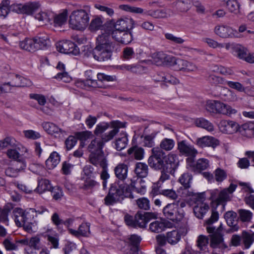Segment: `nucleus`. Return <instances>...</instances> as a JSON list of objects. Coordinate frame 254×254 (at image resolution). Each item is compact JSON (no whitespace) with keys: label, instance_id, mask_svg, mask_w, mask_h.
<instances>
[{"label":"nucleus","instance_id":"obj_1","mask_svg":"<svg viewBox=\"0 0 254 254\" xmlns=\"http://www.w3.org/2000/svg\"><path fill=\"white\" fill-rule=\"evenodd\" d=\"M149 166L155 170H161V175L158 183H163L170 179V174L173 175L179 165L177 156L169 154L167 156L160 149L152 148L151 155L148 159Z\"/></svg>","mask_w":254,"mask_h":254},{"label":"nucleus","instance_id":"obj_2","mask_svg":"<svg viewBox=\"0 0 254 254\" xmlns=\"http://www.w3.org/2000/svg\"><path fill=\"white\" fill-rule=\"evenodd\" d=\"M211 212L210 217L205 220L204 224L207 232L209 234L210 246L213 248H225L227 246L224 243L223 235L221 233L222 231V224L217 229L213 226V224L219 219L218 211L216 210V208H213L211 209Z\"/></svg>","mask_w":254,"mask_h":254},{"label":"nucleus","instance_id":"obj_3","mask_svg":"<svg viewBox=\"0 0 254 254\" xmlns=\"http://www.w3.org/2000/svg\"><path fill=\"white\" fill-rule=\"evenodd\" d=\"M114 49V44L110 40V36L103 34L98 36L96 47L93 49L92 55L94 58L99 62L110 60Z\"/></svg>","mask_w":254,"mask_h":254},{"label":"nucleus","instance_id":"obj_4","mask_svg":"<svg viewBox=\"0 0 254 254\" xmlns=\"http://www.w3.org/2000/svg\"><path fill=\"white\" fill-rule=\"evenodd\" d=\"M237 185L234 184H231L227 188L222 190L215 189L211 190L210 198L212 199V206L213 208H217L219 205H221V211L225 210V207L227 202L230 201L232 197V193L235 190Z\"/></svg>","mask_w":254,"mask_h":254},{"label":"nucleus","instance_id":"obj_5","mask_svg":"<svg viewBox=\"0 0 254 254\" xmlns=\"http://www.w3.org/2000/svg\"><path fill=\"white\" fill-rule=\"evenodd\" d=\"M104 145L103 142L98 138L92 140L88 145L87 149L90 152L89 160L93 165L98 166L99 161L106 159L103 151Z\"/></svg>","mask_w":254,"mask_h":254},{"label":"nucleus","instance_id":"obj_6","mask_svg":"<svg viewBox=\"0 0 254 254\" xmlns=\"http://www.w3.org/2000/svg\"><path fill=\"white\" fill-rule=\"evenodd\" d=\"M89 17L84 9H78L72 11L69 16V23L73 29L81 30L88 24Z\"/></svg>","mask_w":254,"mask_h":254},{"label":"nucleus","instance_id":"obj_7","mask_svg":"<svg viewBox=\"0 0 254 254\" xmlns=\"http://www.w3.org/2000/svg\"><path fill=\"white\" fill-rule=\"evenodd\" d=\"M125 197H127L124 188L112 186L108 194L104 198L105 204L107 205H113L115 203L121 202Z\"/></svg>","mask_w":254,"mask_h":254},{"label":"nucleus","instance_id":"obj_8","mask_svg":"<svg viewBox=\"0 0 254 254\" xmlns=\"http://www.w3.org/2000/svg\"><path fill=\"white\" fill-rule=\"evenodd\" d=\"M164 215L174 222L180 221L184 217V211L179 207L178 203L168 204L163 209Z\"/></svg>","mask_w":254,"mask_h":254},{"label":"nucleus","instance_id":"obj_9","mask_svg":"<svg viewBox=\"0 0 254 254\" xmlns=\"http://www.w3.org/2000/svg\"><path fill=\"white\" fill-rule=\"evenodd\" d=\"M108 33L117 42L124 44H128L132 40V35L129 31L114 29L108 30Z\"/></svg>","mask_w":254,"mask_h":254},{"label":"nucleus","instance_id":"obj_10","mask_svg":"<svg viewBox=\"0 0 254 254\" xmlns=\"http://www.w3.org/2000/svg\"><path fill=\"white\" fill-rule=\"evenodd\" d=\"M56 46L57 50L62 53L77 55L79 53L77 46L69 40L59 41L56 43Z\"/></svg>","mask_w":254,"mask_h":254},{"label":"nucleus","instance_id":"obj_11","mask_svg":"<svg viewBox=\"0 0 254 254\" xmlns=\"http://www.w3.org/2000/svg\"><path fill=\"white\" fill-rule=\"evenodd\" d=\"M178 149L182 155L190 157L187 159L188 162L191 161L192 158H194L197 154V150L186 140H182L178 142Z\"/></svg>","mask_w":254,"mask_h":254},{"label":"nucleus","instance_id":"obj_12","mask_svg":"<svg viewBox=\"0 0 254 254\" xmlns=\"http://www.w3.org/2000/svg\"><path fill=\"white\" fill-rule=\"evenodd\" d=\"M206 109L210 113L227 114L228 113L229 106L215 100H209L206 104Z\"/></svg>","mask_w":254,"mask_h":254},{"label":"nucleus","instance_id":"obj_13","mask_svg":"<svg viewBox=\"0 0 254 254\" xmlns=\"http://www.w3.org/2000/svg\"><path fill=\"white\" fill-rule=\"evenodd\" d=\"M107 128H96L94 134L100 137V140L105 144L106 142L112 140L119 132V128H114L112 130L107 131Z\"/></svg>","mask_w":254,"mask_h":254},{"label":"nucleus","instance_id":"obj_14","mask_svg":"<svg viewBox=\"0 0 254 254\" xmlns=\"http://www.w3.org/2000/svg\"><path fill=\"white\" fill-rule=\"evenodd\" d=\"M6 154L9 159L16 161L17 164H22V162L26 163L25 159H30L32 157L31 154L30 157H25V156H27V153L20 152L16 147L8 149Z\"/></svg>","mask_w":254,"mask_h":254},{"label":"nucleus","instance_id":"obj_15","mask_svg":"<svg viewBox=\"0 0 254 254\" xmlns=\"http://www.w3.org/2000/svg\"><path fill=\"white\" fill-rule=\"evenodd\" d=\"M8 77L10 81L7 82V84L10 87H24L30 86L31 83L30 80L17 74L10 73Z\"/></svg>","mask_w":254,"mask_h":254},{"label":"nucleus","instance_id":"obj_16","mask_svg":"<svg viewBox=\"0 0 254 254\" xmlns=\"http://www.w3.org/2000/svg\"><path fill=\"white\" fill-rule=\"evenodd\" d=\"M222 133L231 134L239 133L243 136L251 138L254 137V128H221Z\"/></svg>","mask_w":254,"mask_h":254},{"label":"nucleus","instance_id":"obj_17","mask_svg":"<svg viewBox=\"0 0 254 254\" xmlns=\"http://www.w3.org/2000/svg\"><path fill=\"white\" fill-rule=\"evenodd\" d=\"M214 32L216 35L221 38H229L235 36L236 31L226 25L219 24L215 27Z\"/></svg>","mask_w":254,"mask_h":254},{"label":"nucleus","instance_id":"obj_18","mask_svg":"<svg viewBox=\"0 0 254 254\" xmlns=\"http://www.w3.org/2000/svg\"><path fill=\"white\" fill-rule=\"evenodd\" d=\"M155 217V214L151 212L138 211L135 214L136 227L145 228L150 219Z\"/></svg>","mask_w":254,"mask_h":254},{"label":"nucleus","instance_id":"obj_19","mask_svg":"<svg viewBox=\"0 0 254 254\" xmlns=\"http://www.w3.org/2000/svg\"><path fill=\"white\" fill-rule=\"evenodd\" d=\"M134 21L130 17H122L114 25V29L129 31L134 27Z\"/></svg>","mask_w":254,"mask_h":254},{"label":"nucleus","instance_id":"obj_20","mask_svg":"<svg viewBox=\"0 0 254 254\" xmlns=\"http://www.w3.org/2000/svg\"><path fill=\"white\" fill-rule=\"evenodd\" d=\"M196 142L197 145L201 148L212 147L214 148L219 144V141L218 139L209 136H205L198 138L196 139Z\"/></svg>","mask_w":254,"mask_h":254},{"label":"nucleus","instance_id":"obj_21","mask_svg":"<svg viewBox=\"0 0 254 254\" xmlns=\"http://www.w3.org/2000/svg\"><path fill=\"white\" fill-rule=\"evenodd\" d=\"M12 213L15 224L18 227H21L22 223L25 221V219L29 216V212L19 207L15 208Z\"/></svg>","mask_w":254,"mask_h":254},{"label":"nucleus","instance_id":"obj_22","mask_svg":"<svg viewBox=\"0 0 254 254\" xmlns=\"http://www.w3.org/2000/svg\"><path fill=\"white\" fill-rule=\"evenodd\" d=\"M189 162L190 163V166L191 170L196 173H200L207 169L209 166L208 160L204 158L198 159L195 163L193 162V158H192V160Z\"/></svg>","mask_w":254,"mask_h":254},{"label":"nucleus","instance_id":"obj_23","mask_svg":"<svg viewBox=\"0 0 254 254\" xmlns=\"http://www.w3.org/2000/svg\"><path fill=\"white\" fill-rule=\"evenodd\" d=\"M224 218L226 220L228 226L232 227L234 231H236L239 229L237 224V213L234 211H228L224 215Z\"/></svg>","mask_w":254,"mask_h":254},{"label":"nucleus","instance_id":"obj_24","mask_svg":"<svg viewBox=\"0 0 254 254\" xmlns=\"http://www.w3.org/2000/svg\"><path fill=\"white\" fill-rule=\"evenodd\" d=\"M6 141H7L8 148H16L18 149L20 152L27 153V156H25V157H30L31 156V153L29 152V150L17 142L13 137L11 136L6 137Z\"/></svg>","mask_w":254,"mask_h":254},{"label":"nucleus","instance_id":"obj_25","mask_svg":"<svg viewBox=\"0 0 254 254\" xmlns=\"http://www.w3.org/2000/svg\"><path fill=\"white\" fill-rule=\"evenodd\" d=\"M115 174L116 177L123 181L127 178L128 166L124 163L119 164L114 169Z\"/></svg>","mask_w":254,"mask_h":254},{"label":"nucleus","instance_id":"obj_26","mask_svg":"<svg viewBox=\"0 0 254 254\" xmlns=\"http://www.w3.org/2000/svg\"><path fill=\"white\" fill-rule=\"evenodd\" d=\"M19 166L8 167L5 170V174L7 176L10 177H16L19 173L24 170L26 167V163L22 162V164H19Z\"/></svg>","mask_w":254,"mask_h":254},{"label":"nucleus","instance_id":"obj_27","mask_svg":"<svg viewBox=\"0 0 254 254\" xmlns=\"http://www.w3.org/2000/svg\"><path fill=\"white\" fill-rule=\"evenodd\" d=\"M134 172L138 177L146 178L148 174V167L144 163L138 162L135 165Z\"/></svg>","mask_w":254,"mask_h":254},{"label":"nucleus","instance_id":"obj_28","mask_svg":"<svg viewBox=\"0 0 254 254\" xmlns=\"http://www.w3.org/2000/svg\"><path fill=\"white\" fill-rule=\"evenodd\" d=\"M209 209V206L207 204L200 203L194 207L193 212L196 217L202 219Z\"/></svg>","mask_w":254,"mask_h":254},{"label":"nucleus","instance_id":"obj_29","mask_svg":"<svg viewBox=\"0 0 254 254\" xmlns=\"http://www.w3.org/2000/svg\"><path fill=\"white\" fill-rule=\"evenodd\" d=\"M60 161V157L56 152H52L46 161V165L49 169H53L56 167Z\"/></svg>","mask_w":254,"mask_h":254},{"label":"nucleus","instance_id":"obj_30","mask_svg":"<svg viewBox=\"0 0 254 254\" xmlns=\"http://www.w3.org/2000/svg\"><path fill=\"white\" fill-rule=\"evenodd\" d=\"M170 57L163 52H156L152 55V61L157 65H160L164 62H170V60L168 59Z\"/></svg>","mask_w":254,"mask_h":254},{"label":"nucleus","instance_id":"obj_31","mask_svg":"<svg viewBox=\"0 0 254 254\" xmlns=\"http://www.w3.org/2000/svg\"><path fill=\"white\" fill-rule=\"evenodd\" d=\"M11 203L6 204L2 208H0V222L5 223L8 225V215L9 212L13 209Z\"/></svg>","mask_w":254,"mask_h":254},{"label":"nucleus","instance_id":"obj_32","mask_svg":"<svg viewBox=\"0 0 254 254\" xmlns=\"http://www.w3.org/2000/svg\"><path fill=\"white\" fill-rule=\"evenodd\" d=\"M127 135L125 132H121L117 137L115 142L116 149L121 151L124 149L127 144Z\"/></svg>","mask_w":254,"mask_h":254},{"label":"nucleus","instance_id":"obj_33","mask_svg":"<svg viewBox=\"0 0 254 254\" xmlns=\"http://www.w3.org/2000/svg\"><path fill=\"white\" fill-rule=\"evenodd\" d=\"M54 13L51 11H41L35 14V18L44 23L50 22L53 19Z\"/></svg>","mask_w":254,"mask_h":254},{"label":"nucleus","instance_id":"obj_34","mask_svg":"<svg viewBox=\"0 0 254 254\" xmlns=\"http://www.w3.org/2000/svg\"><path fill=\"white\" fill-rule=\"evenodd\" d=\"M40 6L38 2H29L22 4V14H31Z\"/></svg>","mask_w":254,"mask_h":254},{"label":"nucleus","instance_id":"obj_35","mask_svg":"<svg viewBox=\"0 0 254 254\" xmlns=\"http://www.w3.org/2000/svg\"><path fill=\"white\" fill-rule=\"evenodd\" d=\"M67 10L64 9L62 13L58 14L54 13L53 17V22L56 26H61L64 24L67 20Z\"/></svg>","mask_w":254,"mask_h":254},{"label":"nucleus","instance_id":"obj_36","mask_svg":"<svg viewBox=\"0 0 254 254\" xmlns=\"http://www.w3.org/2000/svg\"><path fill=\"white\" fill-rule=\"evenodd\" d=\"M34 39L26 38L19 42V47L21 49L26 51L34 52L36 51Z\"/></svg>","mask_w":254,"mask_h":254},{"label":"nucleus","instance_id":"obj_37","mask_svg":"<svg viewBox=\"0 0 254 254\" xmlns=\"http://www.w3.org/2000/svg\"><path fill=\"white\" fill-rule=\"evenodd\" d=\"M242 243L246 249L250 248L254 241V233L243 231L242 233Z\"/></svg>","mask_w":254,"mask_h":254},{"label":"nucleus","instance_id":"obj_38","mask_svg":"<svg viewBox=\"0 0 254 254\" xmlns=\"http://www.w3.org/2000/svg\"><path fill=\"white\" fill-rule=\"evenodd\" d=\"M52 188L49 180L41 179L38 181V186L35 190L39 193H42L47 190L50 191Z\"/></svg>","mask_w":254,"mask_h":254},{"label":"nucleus","instance_id":"obj_39","mask_svg":"<svg viewBox=\"0 0 254 254\" xmlns=\"http://www.w3.org/2000/svg\"><path fill=\"white\" fill-rule=\"evenodd\" d=\"M127 153L129 155L133 156L136 160L142 159L144 154V149L136 145L130 148L127 150Z\"/></svg>","mask_w":254,"mask_h":254},{"label":"nucleus","instance_id":"obj_40","mask_svg":"<svg viewBox=\"0 0 254 254\" xmlns=\"http://www.w3.org/2000/svg\"><path fill=\"white\" fill-rule=\"evenodd\" d=\"M192 176L189 173H183L179 179V182L184 188V190L188 193V190L190 187V183L192 180Z\"/></svg>","mask_w":254,"mask_h":254},{"label":"nucleus","instance_id":"obj_41","mask_svg":"<svg viewBox=\"0 0 254 254\" xmlns=\"http://www.w3.org/2000/svg\"><path fill=\"white\" fill-rule=\"evenodd\" d=\"M144 15H149L155 18H165L170 16V14L164 9L146 11L144 12Z\"/></svg>","mask_w":254,"mask_h":254},{"label":"nucleus","instance_id":"obj_42","mask_svg":"<svg viewBox=\"0 0 254 254\" xmlns=\"http://www.w3.org/2000/svg\"><path fill=\"white\" fill-rule=\"evenodd\" d=\"M181 234L177 230H173L167 233V240L171 245H175L181 239Z\"/></svg>","mask_w":254,"mask_h":254},{"label":"nucleus","instance_id":"obj_43","mask_svg":"<svg viewBox=\"0 0 254 254\" xmlns=\"http://www.w3.org/2000/svg\"><path fill=\"white\" fill-rule=\"evenodd\" d=\"M144 181L141 179L132 182L130 185L134 191L141 194H144L146 191V186L144 185Z\"/></svg>","mask_w":254,"mask_h":254},{"label":"nucleus","instance_id":"obj_44","mask_svg":"<svg viewBox=\"0 0 254 254\" xmlns=\"http://www.w3.org/2000/svg\"><path fill=\"white\" fill-rule=\"evenodd\" d=\"M175 145V141L172 139L164 138L163 139L160 144V147H154L153 148L160 149L162 152L163 150L166 151H170L172 150Z\"/></svg>","mask_w":254,"mask_h":254},{"label":"nucleus","instance_id":"obj_45","mask_svg":"<svg viewBox=\"0 0 254 254\" xmlns=\"http://www.w3.org/2000/svg\"><path fill=\"white\" fill-rule=\"evenodd\" d=\"M239 214L238 218L243 222H249L251 221L253 217V213L250 210L240 209L238 211Z\"/></svg>","mask_w":254,"mask_h":254},{"label":"nucleus","instance_id":"obj_46","mask_svg":"<svg viewBox=\"0 0 254 254\" xmlns=\"http://www.w3.org/2000/svg\"><path fill=\"white\" fill-rule=\"evenodd\" d=\"M34 39L36 51L45 48L48 44L49 39L46 37H36Z\"/></svg>","mask_w":254,"mask_h":254},{"label":"nucleus","instance_id":"obj_47","mask_svg":"<svg viewBox=\"0 0 254 254\" xmlns=\"http://www.w3.org/2000/svg\"><path fill=\"white\" fill-rule=\"evenodd\" d=\"M168 59L170 60V62L173 64L176 70L184 71L186 60L176 59L173 56L170 57Z\"/></svg>","mask_w":254,"mask_h":254},{"label":"nucleus","instance_id":"obj_48","mask_svg":"<svg viewBox=\"0 0 254 254\" xmlns=\"http://www.w3.org/2000/svg\"><path fill=\"white\" fill-rule=\"evenodd\" d=\"M165 227V224L160 221H155L152 222L149 226V229L152 232L157 233L164 231Z\"/></svg>","mask_w":254,"mask_h":254},{"label":"nucleus","instance_id":"obj_49","mask_svg":"<svg viewBox=\"0 0 254 254\" xmlns=\"http://www.w3.org/2000/svg\"><path fill=\"white\" fill-rule=\"evenodd\" d=\"M192 0H178L177 2L178 9L181 12L187 11L192 5Z\"/></svg>","mask_w":254,"mask_h":254},{"label":"nucleus","instance_id":"obj_50","mask_svg":"<svg viewBox=\"0 0 254 254\" xmlns=\"http://www.w3.org/2000/svg\"><path fill=\"white\" fill-rule=\"evenodd\" d=\"M233 54L241 59H244L247 56L246 49L241 45L237 44L233 47Z\"/></svg>","mask_w":254,"mask_h":254},{"label":"nucleus","instance_id":"obj_51","mask_svg":"<svg viewBox=\"0 0 254 254\" xmlns=\"http://www.w3.org/2000/svg\"><path fill=\"white\" fill-rule=\"evenodd\" d=\"M94 7L100 11L105 13L110 17H112L115 14L114 10L112 8L109 7L107 5L103 4L101 3H95Z\"/></svg>","mask_w":254,"mask_h":254},{"label":"nucleus","instance_id":"obj_52","mask_svg":"<svg viewBox=\"0 0 254 254\" xmlns=\"http://www.w3.org/2000/svg\"><path fill=\"white\" fill-rule=\"evenodd\" d=\"M9 0H2L0 3V16L5 18L10 11Z\"/></svg>","mask_w":254,"mask_h":254},{"label":"nucleus","instance_id":"obj_53","mask_svg":"<svg viewBox=\"0 0 254 254\" xmlns=\"http://www.w3.org/2000/svg\"><path fill=\"white\" fill-rule=\"evenodd\" d=\"M226 5L231 12L236 14L239 13L240 4L236 0H227Z\"/></svg>","mask_w":254,"mask_h":254},{"label":"nucleus","instance_id":"obj_54","mask_svg":"<svg viewBox=\"0 0 254 254\" xmlns=\"http://www.w3.org/2000/svg\"><path fill=\"white\" fill-rule=\"evenodd\" d=\"M75 136L80 141H85L88 139L92 138L94 135L91 131L85 130L76 132Z\"/></svg>","mask_w":254,"mask_h":254},{"label":"nucleus","instance_id":"obj_55","mask_svg":"<svg viewBox=\"0 0 254 254\" xmlns=\"http://www.w3.org/2000/svg\"><path fill=\"white\" fill-rule=\"evenodd\" d=\"M103 23V21L100 17H95L91 20L89 25V28L91 31L98 30L102 27Z\"/></svg>","mask_w":254,"mask_h":254},{"label":"nucleus","instance_id":"obj_56","mask_svg":"<svg viewBox=\"0 0 254 254\" xmlns=\"http://www.w3.org/2000/svg\"><path fill=\"white\" fill-rule=\"evenodd\" d=\"M98 165H99L102 168V171L101 174V179L102 180H107L110 175L107 172V163L106 159L99 161Z\"/></svg>","mask_w":254,"mask_h":254},{"label":"nucleus","instance_id":"obj_57","mask_svg":"<svg viewBox=\"0 0 254 254\" xmlns=\"http://www.w3.org/2000/svg\"><path fill=\"white\" fill-rule=\"evenodd\" d=\"M159 194L172 200H175L178 197V195L176 191L172 189L160 190H159Z\"/></svg>","mask_w":254,"mask_h":254},{"label":"nucleus","instance_id":"obj_58","mask_svg":"<svg viewBox=\"0 0 254 254\" xmlns=\"http://www.w3.org/2000/svg\"><path fill=\"white\" fill-rule=\"evenodd\" d=\"M197 246L201 251H205L208 244V238L206 236L200 235L197 239Z\"/></svg>","mask_w":254,"mask_h":254},{"label":"nucleus","instance_id":"obj_59","mask_svg":"<svg viewBox=\"0 0 254 254\" xmlns=\"http://www.w3.org/2000/svg\"><path fill=\"white\" fill-rule=\"evenodd\" d=\"M165 37L167 40L174 44H182L185 42V40L181 37H177L171 33H165Z\"/></svg>","mask_w":254,"mask_h":254},{"label":"nucleus","instance_id":"obj_60","mask_svg":"<svg viewBox=\"0 0 254 254\" xmlns=\"http://www.w3.org/2000/svg\"><path fill=\"white\" fill-rule=\"evenodd\" d=\"M136 204L140 209L147 210L150 208L149 200L145 197H142L137 199Z\"/></svg>","mask_w":254,"mask_h":254},{"label":"nucleus","instance_id":"obj_61","mask_svg":"<svg viewBox=\"0 0 254 254\" xmlns=\"http://www.w3.org/2000/svg\"><path fill=\"white\" fill-rule=\"evenodd\" d=\"M53 199L58 200L63 196V191L61 188L58 186L53 187L50 190Z\"/></svg>","mask_w":254,"mask_h":254},{"label":"nucleus","instance_id":"obj_62","mask_svg":"<svg viewBox=\"0 0 254 254\" xmlns=\"http://www.w3.org/2000/svg\"><path fill=\"white\" fill-rule=\"evenodd\" d=\"M193 122L197 127H211L212 126L209 121L203 118L194 119Z\"/></svg>","mask_w":254,"mask_h":254},{"label":"nucleus","instance_id":"obj_63","mask_svg":"<svg viewBox=\"0 0 254 254\" xmlns=\"http://www.w3.org/2000/svg\"><path fill=\"white\" fill-rule=\"evenodd\" d=\"M92 178H86L82 187L84 190L91 189L96 186H99V183L92 179Z\"/></svg>","mask_w":254,"mask_h":254},{"label":"nucleus","instance_id":"obj_64","mask_svg":"<svg viewBox=\"0 0 254 254\" xmlns=\"http://www.w3.org/2000/svg\"><path fill=\"white\" fill-rule=\"evenodd\" d=\"M215 178L216 181L221 182L227 178V174L224 170L217 168L215 171Z\"/></svg>","mask_w":254,"mask_h":254}]
</instances>
